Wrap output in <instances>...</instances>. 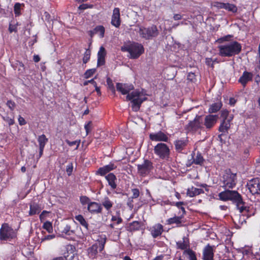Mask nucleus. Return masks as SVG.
<instances>
[{
  "mask_svg": "<svg viewBox=\"0 0 260 260\" xmlns=\"http://www.w3.org/2000/svg\"><path fill=\"white\" fill-rule=\"evenodd\" d=\"M154 153L160 159H168L170 156V150L167 144L159 143L154 147Z\"/></svg>",
  "mask_w": 260,
  "mask_h": 260,
  "instance_id": "0eeeda50",
  "label": "nucleus"
},
{
  "mask_svg": "<svg viewBox=\"0 0 260 260\" xmlns=\"http://www.w3.org/2000/svg\"><path fill=\"white\" fill-rule=\"evenodd\" d=\"M105 34V27L102 25L96 26L93 30L89 31L90 36L92 38L95 35H99L100 38H103Z\"/></svg>",
  "mask_w": 260,
  "mask_h": 260,
  "instance_id": "5701e85b",
  "label": "nucleus"
},
{
  "mask_svg": "<svg viewBox=\"0 0 260 260\" xmlns=\"http://www.w3.org/2000/svg\"><path fill=\"white\" fill-rule=\"evenodd\" d=\"M88 82H91V84H92V85H93V86L95 87V91H96L97 93L98 94V95H100L101 94V91H100V88L98 86H97V84H96V82L93 79H91L90 80H88V81H85L84 83H83V85L84 86H86V85H87L88 84Z\"/></svg>",
  "mask_w": 260,
  "mask_h": 260,
  "instance_id": "58836bf2",
  "label": "nucleus"
},
{
  "mask_svg": "<svg viewBox=\"0 0 260 260\" xmlns=\"http://www.w3.org/2000/svg\"><path fill=\"white\" fill-rule=\"evenodd\" d=\"M222 187L225 189L233 188L236 184V175L230 172L226 173L222 177Z\"/></svg>",
  "mask_w": 260,
  "mask_h": 260,
  "instance_id": "6e6552de",
  "label": "nucleus"
},
{
  "mask_svg": "<svg viewBox=\"0 0 260 260\" xmlns=\"http://www.w3.org/2000/svg\"><path fill=\"white\" fill-rule=\"evenodd\" d=\"M91 51L89 49H86L83 58V62L84 63H86L90 59Z\"/></svg>",
  "mask_w": 260,
  "mask_h": 260,
  "instance_id": "79ce46f5",
  "label": "nucleus"
},
{
  "mask_svg": "<svg viewBox=\"0 0 260 260\" xmlns=\"http://www.w3.org/2000/svg\"><path fill=\"white\" fill-rule=\"evenodd\" d=\"M236 103V100L233 98H231L229 100V103L232 106H234L235 103Z\"/></svg>",
  "mask_w": 260,
  "mask_h": 260,
  "instance_id": "774afa93",
  "label": "nucleus"
},
{
  "mask_svg": "<svg viewBox=\"0 0 260 260\" xmlns=\"http://www.w3.org/2000/svg\"><path fill=\"white\" fill-rule=\"evenodd\" d=\"M194 155L195 153L193 152L191 154V159L189 160L187 162V165L188 166H190L193 164L200 166H202L203 165L204 161V159L203 156L202 155L201 153L199 152H198L195 157H194Z\"/></svg>",
  "mask_w": 260,
  "mask_h": 260,
  "instance_id": "f3484780",
  "label": "nucleus"
},
{
  "mask_svg": "<svg viewBox=\"0 0 260 260\" xmlns=\"http://www.w3.org/2000/svg\"><path fill=\"white\" fill-rule=\"evenodd\" d=\"M9 30L10 32H16L17 31L16 26L14 25L10 24Z\"/></svg>",
  "mask_w": 260,
  "mask_h": 260,
  "instance_id": "bf43d9fd",
  "label": "nucleus"
},
{
  "mask_svg": "<svg viewBox=\"0 0 260 260\" xmlns=\"http://www.w3.org/2000/svg\"><path fill=\"white\" fill-rule=\"evenodd\" d=\"M247 186L252 195L260 194V179L255 178L248 181Z\"/></svg>",
  "mask_w": 260,
  "mask_h": 260,
  "instance_id": "9b49d317",
  "label": "nucleus"
},
{
  "mask_svg": "<svg viewBox=\"0 0 260 260\" xmlns=\"http://www.w3.org/2000/svg\"><path fill=\"white\" fill-rule=\"evenodd\" d=\"M48 212L46 211H43L42 213L40 215V219L41 221L45 219V214L47 213Z\"/></svg>",
  "mask_w": 260,
  "mask_h": 260,
  "instance_id": "69168bd1",
  "label": "nucleus"
},
{
  "mask_svg": "<svg viewBox=\"0 0 260 260\" xmlns=\"http://www.w3.org/2000/svg\"><path fill=\"white\" fill-rule=\"evenodd\" d=\"M163 231V226L161 224L158 223L152 226L151 230V233L152 237L154 238L160 236Z\"/></svg>",
  "mask_w": 260,
  "mask_h": 260,
  "instance_id": "b1692460",
  "label": "nucleus"
},
{
  "mask_svg": "<svg viewBox=\"0 0 260 260\" xmlns=\"http://www.w3.org/2000/svg\"><path fill=\"white\" fill-rule=\"evenodd\" d=\"M141 226V223L138 221H134L129 223V230L131 231L140 230Z\"/></svg>",
  "mask_w": 260,
  "mask_h": 260,
  "instance_id": "f704fd0d",
  "label": "nucleus"
},
{
  "mask_svg": "<svg viewBox=\"0 0 260 260\" xmlns=\"http://www.w3.org/2000/svg\"><path fill=\"white\" fill-rule=\"evenodd\" d=\"M225 4L224 3H221L216 2L214 3V6L217 8L218 9H224Z\"/></svg>",
  "mask_w": 260,
  "mask_h": 260,
  "instance_id": "5fc2aeb1",
  "label": "nucleus"
},
{
  "mask_svg": "<svg viewBox=\"0 0 260 260\" xmlns=\"http://www.w3.org/2000/svg\"><path fill=\"white\" fill-rule=\"evenodd\" d=\"M177 248L182 250L186 249L188 247V244L185 241L184 238L182 240L179 241L176 243Z\"/></svg>",
  "mask_w": 260,
  "mask_h": 260,
  "instance_id": "a19ab883",
  "label": "nucleus"
},
{
  "mask_svg": "<svg viewBox=\"0 0 260 260\" xmlns=\"http://www.w3.org/2000/svg\"><path fill=\"white\" fill-rule=\"evenodd\" d=\"M55 238L54 235H44L41 239V242H43L45 241L50 240Z\"/></svg>",
  "mask_w": 260,
  "mask_h": 260,
  "instance_id": "09e8293b",
  "label": "nucleus"
},
{
  "mask_svg": "<svg viewBox=\"0 0 260 260\" xmlns=\"http://www.w3.org/2000/svg\"><path fill=\"white\" fill-rule=\"evenodd\" d=\"M111 220L114 222L115 224H119L122 222V218L119 216H112Z\"/></svg>",
  "mask_w": 260,
  "mask_h": 260,
  "instance_id": "de8ad7c7",
  "label": "nucleus"
},
{
  "mask_svg": "<svg viewBox=\"0 0 260 260\" xmlns=\"http://www.w3.org/2000/svg\"><path fill=\"white\" fill-rule=\"evenodd\" d=\"M7 105L11 110H13L15 107V103L14 102L11 100H9L7 101Z\"/></svg>",
  "mask_w": 260,
  "mask_h": 260,
  "instance_id": "864d4df0",
  "label": "nucleus"
},
{
  "mask_svg": "<svg viewBox=\"0 0 260 260\" xmlns=\"http://www.w3.org/2000/svg\"><path fill=\"white\" fill-rule=\"evenodd\" d=\"M200 116H197L193 120L190 121L186 126V128L188 131L196 132L202 127V122L200 120Z\"/></svg>",
  "mask_w": 260,
  "mask_h": 260,
  "instance_id": "4468645a",
  "label": "nucleus"
},
{
  "mask_svg": "<svg viewBox=\"0 0 260 260\" xmlns=\"http://www.w3.org/2000/svg\"><path fill=\"white\" fill-rule=\"evenodd\" d=\"M229 112L227 110H223L221 111V117L223 119H226L229 116Z\"/></svg>",
  "mask_w": 260,
  "mask_h": 260,
  "instance_id": "6e6d98bb",
  "label": "nucleus"
},
{
  "mask_svg": "<svg viewBox=\"0 0 260 260\" xmlns=\"http://www.w3.org/2000/svg\"><path fill=\"white\" fill-rule=\"evenodd\" d=\"M106 179L107 180L109 185L111 186V188L113 189H115L117 187V184L115 182L116 180V176L113 173H109L107 176H105Z\"/></svg>",
  "mask_w": 260,
  "mask_h": 260,
  "instance_id": "a878e982",
  "label": "nucleus"
},
{
  "mask_svg": "<svg viewBox=\"0 0 260 260\" xmlns=\"http://www.w3.org/2000/svg\"><path fill=\"white\" fill-rule=\"evenodd\" d=\"M116 168L117 166L116 165L110 162L108 165L99 168L96 172V174L103 176L110 172L111 171L115 169Z\"/></svg>",
  "mask_w": 260,
  "mask_h": 260,
  "instance_id": "2eb2a0df",
  "label": "nucleus"
},
{
  "mask_svg": "<svg viewBox=\"0 0 260 260\" xmlns=\"http://www.w3.org/2000/svg\"><path fill=\"white\" fill-rule=\"evenodd\" d=\"M102 205L107 211H109L112 207L113 203L108 197H105L102 202Z\"/></svg>",
  "mask_w": 260,
  "mask_h": 260,
  "instance_id": "c756f323",
  "label": "nucleus"
},
{
  "mask_svg": "<svg viewBox=\"0 0 260 260\" xmlns=\"http://www.w3.org/2000/svg\"><path fill=\"white\" fill-rule=\"evenodd\" d=\"M218 116L217 115H208L206 116L204 121V125L206 128H211L216 123Z\"/></svg>",
  "mask_w": 260,
  "mask_h": 260,
  "instance_id": "dca6fc26",
  "label": "nucleus"
},
{
  "mask_svg": "<svg viewBox=\"0 0 260 260\" xmlns=\"http://www.w3.org/2000/svg\"><path fill=\"white\" fill-rule=\"evenodd\" d=\"M111 24L116 27H119L120 25V10L118 8L113 10Z\"/></svg>",
  "mask_w": 260,
  "mask_h": 260,
  "instance_id": "6ab92c4d",
  "label": "nucleus"
},
{
  "mask_svg": "<svg viewBox=\"0 0 260 260\" xmlns=\"http://www.w3.org/2000/svg\"><path fill=\"white\" fill-rule=\"evenodd\" d=\"M203 192L204 190L202 189L192 187L187 189V194L190 197H193Z\"/></svg>",
  "mask_w": 260,
  "mask_h": 260,
  "instance_id": "cd10ccee",
  "label": "nucleus"
},
{
  "mask_svg": "<svg viewBox=\"0 0 260 260\" xmlns=\"http://www.w3.org/2000/svg\"><path fill=\"white\" fill-rule=\"evenodd\" d=\"M92 122L91 121H89L87 124H85L84 126V128L86 132V134L87 135L89 132L90 131L91 127Z\"/></svg>",
  "mask_w": 260,
  "mask_h": 260,
  "instance_id": "13d9d810",
  "label": "nucleus"
},
{
  "mask_svg": "<svg viewBox=\"0 0 260 260\" xmlns=\"http://www.w3.org/2000/svg\"><path fill=\"white\" fill-rule=\"evenodd\" d=\"M61 232L67 235L71 236L75 234V231L71 230V227L69 224H66L64 227Z\"/></svg>",
  "mask_w": 260,
  "mask_h": 260,
  "instance_id": "4c0bfd02",
  "label": "nucleus"
},
{
  "mask_svg": "<svg viewBox=\"0 0 260 260\" xmlns=\"http://www.w3.org/2000/svg\"><path fill=\"white\" fill-rule=\"evenodd\" d=\"M253 74L247 71H244L242 75L240 77L238 82L242 84L243 87H245L246 84L252 80Z\"/></svg>",
  "mask_w": 260,
  "mask_h": 260,
  "instance_id": "a211bd4d",
  "label": "nucleus"
},
{
  "mask_svg": "<svg viewBox=\"0 0 260 260\" xmlns=\"http://www.w3.org/2000/svg\"><path fill=\"white\" fill-rule=\"evenodd\" d=\"M75 218L83 226L86 230H88V224L85 220V218L81 215L75 216Z\"/></svg>",
  "mask_w": 260,
  "mask_h": 260,
  "instance_id": "2f4dec72",
  "label": "nucleus"
},
{
  "mask_svg": "<svg viewBox=\"0 0 260 260\" xmlns=\"http://www.w3.org/2000/svg\"><path fill=\"white\" fill-rule=\"evenodd\" d=\"M6 121L10 125H13L14 123V119L9 117L7 118Z\"/></svg>",
  "mask_w": 260,
  "mask_h": 260,
  "instance_id": "338daca9",
  "label": "nucleus"
},
{
  "mask_svg": "<svg viewBox=\"0 0 260 260\" xmlns=\"http://www.w3.org/2000/svg\"><path fill=\"white\" fill-rule=\"evenodd\" d=\"M188 143L187 139L177 140L174 142L175 149L178 152H181Z\"/></svg>",
  "mask_w": 260,
  "mask_h": 260,
  "instance_id": "4be33fe9",
  "label": "nucleus"
},
{
  "mask_svg": "<svg viewBox=\"0 0 260 260\" xmlns=\"http://www.w3.org/2000/svg\"><path fill=\"white\" fill-rule=\"evenodd\" d=\"M88 210L92 214L101 213L103 208L102 205L96 202H90L88 205Z\"/></svg>",
  "mask_w": 260,
  "mask_h": 260,
  "instance_id": "aec40b11",
  "label": "nucleus"
},
{
  "mask_svg": "<svg viewBox=\"0 0 260 260\" xmlns=\"http://www.w3.org/2000/svg\"><path fill=\"white\" fill-rule=\"evenodd\" d=\"M134 89V86L132 84L122 83L116 84L117 90L123 95L127 94L126 101L131 102L133 110L137 112L139 110L142 103L147 100V98L144 96L142 92L138 89L129 93Z\"/></svg>",
  "mask_w": 260,
  "mask_h": 260,
  "instance_id": "f257e3e1",
  "label": "nucleus"
},
{
  "mask_svg": "<svg viewBox=\"0 0 260 260\" xmlns=\"http://www.w3.org/2000/svg\"><path fill=\"white\" fill-rule=\"evenodd\" d=\"M18 121L20 125H23L26 124V121L25 119L21 116H19L18 118Z\"/></svg>",
  "mask_w": 260,
  "mask_h": 260,
  "instance_id": "e2e57ef3",
  "label": "nucleus"
},
{
  "mask_svg": "<svg viewBox=\"0 0 260 260\" xmlns=\"http://www.w3.org/2000/svg\"><path fill=\"white\" fill-rule=\"evenodd\" d=\"M218 54L221 57H232L239 54L242 50L241 45L237 41H233L219 45Z\"/></svg>",
  "mask_w": 260,
  "mask_h": 260,
  "instance_id": "7ed1b4c3",
  "label": "nucleus"
},
{
  "mask_svg": "<svg viewBox=\"0 0 260 260\" xmlns=\"http://www.w3.org/2000/svg\"><path fill=\"white\" fill-rule=\"evenodd\" d=\"M88 8V5L87 4H83L81 5H80L78 7V9L79 10H85L87 8Z\"/></svg>",
  "mask_w": 260,
  "mask_h": 260,
  "instance_id": "0e129e2a",
  "label": "nucleus"
},
{
  "mask_svg": "<svg viewBox=\"0 0 260 260\" xmlns=\"http://www.w3.org/2000/svg\"><path fill=\"white\" fill-rule=\"evenodd\" d=\"M107 83L108 85V88L110 90H111V91L113 92V93L115 95V89L114 86V84L112 82V80L110 78H108L107 79Z\"/></svg>",
  "mask_w": 260,
  "mask_h": 260,
  "instance_id": "37998d69",
  "label": "nucleus"
},
{
  "mask_svg": "<svg viewBox=\"0 0 260 260\" xmlns=\"http://www.w3.org/2000/svg\"><path fill=\"white\" fill-rule=\"evenodd\" d=\"M218 197L222 201H231L234 204H236L237 208L240 213L247 212L248 211V209L247 207L245 206V203L242 199V196L238 191L226 189L220 192L218 194Z\"/></svg>",
  "mask_w": 260,
  "mask_h": 260,
  "instance_id": "f03ea898",
  "label": "nucleus"
},
{
  "mask_svg": "<svg viewBox=\"0 0 260 260\" xmlns=\"http://www.w3.org/2000/svg\"><path fill=\"white\" fill-rule=\"evenodd\" d=\"M75 247L72 245H67L66 246L67 253L64 254L66 256V260H72L74 257V252Z\"/></svg>",
  "mask_w": 260,
  "mask_h": 260,
  "instance_id": "393cba45",
  "label": "nucleus"
},
{
  "mask_svg": "<svg viewBox=\"0 0 260 260\" xmlns=\"http://www.w3.org/2000/svg\"><path fill=\"white\" fill-rule=\"evenodd\" d=\"M182 18V16L180 14H175L173 16V19L174 20H179Z\"/></svg>",
  "mask_w": 260,
  "mask_h": 260,
  "instance_id": "680f3d73",
  "label": "nucleus"
},
{
  "mask_svg": "<svg viewBox=\"0 0 260 260\" xmlns=\"http://www.w3.org/2000/svg\"><path fill=\"white\" fill-rule=\"evenodd\" d=\"M106 55V51L105 48L101 46L98 53V67L104 65L105 63V56Z\"/></svg>",
  "mask_w": 260,
  "mask_h": 260,
  "instance_id": "412c9836",
  "label": "nucleus"
},
{
  "mask_svg": "<svg viewBox=\"0 0 260 260\" xmlns=\"http://www.w3.org/2000/svg\"><path fill=\"white\" fill-rule=\"evenodd\" d=\"M38 141L39 144V147H45L46 144L47 143L48 140L46 136L44 134L39 136Z\"/></svg>",
  "mask_w": 260,
  "mask_h": 260,
  "instance_id": "c9c22d12",
  "label": "nucleus"
},
{
  "mask_svg": "<svg viewBox=\"0 0 260 260\" xmlns=\"http://www.w3.org/2000/svg\"><path fill=\"white\" fill-rule=\"evenodd\" d=\"M231 123L225 119H223L220 125L218 128V131L222 134L228 133L229 129L230 128Z\"/></svg>",
  "mask_w": 260,
  "mask_h": 260,
  "instance_id": "c85d7f7f",
  "label": "nucleus"
},
{
  "mask_svg": "<svg viewBox=\"0 0 260 260\" xmlns=\"http://www.w3.org/2000/svg\"><path fill=\"white\" fill-rule=\"evenodd\" d=\"M205 62L208 66L212 68L214 67L213 59L211 58H206Z\"/></svg>",
  "mask_w": 260,
  "mask_h": 260,
  "instance_id": "4d7b16f0",
  "label": "nucleus"
},
{
  "mask_svg": "<svg viewBox=\"0 0 260 260\" xmlns=\"http://www.w3.org/2000/svg\"><path fill=\"white\" fill-rule=\"evenodd\" d=\"M133 196L131 197L132 199H136L139 197L140 195V191L138 188H133L132 189Z\"/></svg>",
  "mask_w": 260,
  "mask_h": 260,
  "instance_id": "8fccbe9b",
  "label": "nucleus"
},
{
  "mask_svg": "<svg viewBox=\"0 0 260 260\" xmlns=\"http://www.w3.org/2000/svg\"><path fill=\"white\" fill-rule=\"evenodd\" d=\"M66 142L70 146H72L74 145H76V149H77L79 147V146L80 145V140H79V141H77V140H76V141H69V140H66Z\"/></svg>",
  "mask_w": 260,
  "mask_h": 260,
  "instance_id": "49530a36",
  "label": "nucleus"
},
{
  "mask_svg": "<svg viewBox=\"0 0 260 260\" xmlns=\"http://www.w3.org/2000/svg\"><path fill=\"white\" fill-rule=\"evenodd\" d=\"M43 229L46 230L49 233H52L53 229L51 222L47 221L45 222L42 226Z\"/></svg>",
  "mask_w": 260,
  "mask_h": 260,
  "instance_id": "ea45409f",
  "label": "nucleus"
},
{
  "mask_svg": "<svg viewBox=\"0 0 260 260\" xmlns=\"http://www.w3.org/2000/svg\"><path fill=\"white\" fill-rule=\"evenodd\" d=\"M149 139L152 141L168 142L169 137L163 132L159 131L156 133H152L149 134Z\"/></svg>",
  "mask_w": 260,
  "mask_h": 260,
  "instance_id": "ddd939ff",
  "label": "nucleus"
},
{
  "mask_svg": "<svg viewBox=\"0 0 260 260\" xmlns=\"http://www.w3.org/2000/svg\"><path fill=\"white\" fill-rule=\"evenodd\" d=\"M135 30L139 33L142 38L146 40H152L156 37L159 34L157 28L155 25H152L148 27L139 26L138 29H135Z\"/></svg>",
  "mask_w": 260,
  "mask_h": 260,
  "instance_id": "39448f33",
  "label": "nucleus"
},
{
  "mask_svg": "<svg viewBox=\"0 0 260 260\" xmlns=\"http://www.w3.org/2000/svg\"><path fill=\"white\" fill-rule=\"evenodd\" d=\"M183 254L187 255L189 260H197L195 253L191 249L184 250Z\"/></svg>",
  "mask_w": 260,
  "mask_h": 260,
  "instance_id": "72a5a7b5",
  "label": "nucleus"
},
{
  "mask_svg": "<svg viewBox=\"0 0 260 260\" xmlns=\"http://www.w3.org/2000/svg\"><path fill=\"white\" fill-rule=\"evenodd\" d=\"M106 240V235H101L98 239V243L93 244L88 249V254L94 257L99 251L101 252L104 249Z\"/></svg>",
  "mask_w": 260,
  "mask_h": 260,
  "instance_id": "423d86ee",
  "label": "nucleus"
},
{
  "mask_svg": "<svg viewBox=\"0 0 260 260\" xmlns=\"http://www.w3.org/2000/svg\"><path fill=\"white\" fill-rule=\"evenodd\" d=\"M73 166L72 163H70L67 166L66 171L68 175V176H70L73 172Z\"/></svg>",
  "mask_w": 260,
  "mask_h": 260,
  "instance_id": "3c124183",
  "label": "nucleus"
},
{
  "mask_svg": "<svg viewBox=\"0 0 260 260\" xmlns=\"http://www.w3.org/2000/svg\"><path fill=\"white\" fill-rule=\"evenodd\" d=\"M133 199H132L131 198H128L127 203V206L131 209H132L134 207Z\"/></svg>",
  "mask_w": 260,
  "mask_h": 260,
  "instance_id": "052dcab7",
  "label": "nucleus"
},
{
  "mask_svg": "<svg viewBox=\"0 0 260 260\" xmlns=\"http://www.w3.org/2000/svg\"><path fill=\"white\" fill-rule=\"evenodd\" d=\"M187 80L191 82H194L196 80V75L194 73L192 72L189 73L187 75Z\"/></svg>",
  "mask_w": 260,
  "mask_h": 260,
  "instance_id": "603ef678",
  "label": "nucleus"
},
{
  "mask_svg": "<svg viewBox=\"0 0 260 260\" xmlns=\"http://www.w3.org/2000/svg\"><path fill=\"white\" fill-rule=\"evenodd\" d=\"M153 168L152 162L148 159H145L142 164L137 165L138 173L140 176L145 177L149 174Z\"/></svg>",
  "mask_w": 260,
  "mask_h": 260,
  "instance_id": "1a4fd4ad",
  "label": "nucleus"
},
{
  "mask_svg": "<svg viewBox=\"0 0 260 260\" xmlns=\"http://www.w3.org/2000/svg\"><path fill=\"white\" fill-rule=\"evenodd\" d=\"M21 6V5L19 3H16L14 5V12L16 16H18L20 15Z\"/></svg>",
  "mask_w": 260,
  "mask_h": 260,
  "instance_id": "c03bdc74",
  "label": "nucleus"
},
{
  "mask_svg": "<svg viewBox=\"0 0 260 260\" xmlns=\"http://www.w3.org/2000/svg\"><path fill=\"white\" fill-rule=\"evenodd\" d=\"M182 218V215L179 216H174L172 218H170L167 220V222L169 224L173 223L180 224L181 223V219Z\"/></svg>",
  "mask_w": 260,
  "mask_h": 260,
  "instance_id": "473e14b6",
  "label": "nucleus"
},
{
  "mask_svg": "<svg viewBox=\"0 0 260 260\" xmlns=\"http://www.w3.org/2000/svg\"><path fill=\"white\" fill-rule=\"evenodd\" d=\"M224 9L234 13H236L238 10L237 7L235 5L228 3L225 4Z\"/></svg>",
  "mask_w": 260,
  "mask_h": 260,
  "instance_id": "e433bc0d",
  "label": "nucleus"
},
{
  "mask_svg": "<svg viewBox=\"0 0 260 260\" xmlns=\"http://www.w3.org/2000/svg\"><path fill=\"white\" fill-rule=\"evenodd\" d=\"M29 215H33L36 214H38L40 212L41 209L40 207V206L36 203H33L30 204L29 205Z\"/></svg>",
  "mask_w": 260,
  "mask_h": 260,
  "instance_id": "bb28decb",
  "label": "nucleus"
},
{
  "mask_svg": "<svg viewBox=\"0 0 260 260\" xmlns=\"http://www.w3.org/2000/svg\"><path fill=\"white\" fill-rule=\"evenodd\" d=\"M15 237V233L12 228L8 224H3L0 229V240H8Z\"/></svg>",
  "mask_w": 260,
  "mask_h": 260,
  "instance_id": "9d476101",
  "label": "nucleus"
},
{
  "mask_svg": "<svg viewBox=\"0 0 260 260\" xmlns=\"http://www.w3.org/2000/svg\"><path fill=\"white\" fill-rule=\"evenodd\" d=\"M215 246L207 244L203 250V260H214Z\"/></svg>",
  "mask_w": 260,
  "mask_h": 260,
  "instance_id": "f8f14e48",
  "label": "nucleus"
},
{
  "mask_svg": "<svg viewBox=\"0 0 260 260\" xmlns=\"http://www.w3.org/2000/svg\"><path fill=\"white\" fill-rule=\"evenodd\" d=\"M95 69L87 70L84 73V77L86 79L89 78L95 73Z\"/></svg>",
  "mask_w": 260,
  "mask_h": 260,
  "instance_id": "a18cd8bd",
  "label": "nucleus"
},
{
  "mask_svg": "<svg viewBox=\"0 0 260 260\" xmlns=\"http://www.w3.org/2000/svg\"><path fill=\"white\" fill-rule=\"evenodd\" d=\"M122 51L128 52L130 54V58L132 59L138 58L144 51L143 46L138 43L133 42L129 45L121 47Z\"/></svg>",
  "mask_w": 260,
  "mask_h": 260,
  "instance_id": "20e7f679",
  "label": "nucleus"
},
{
  "mask_svg": "<svg viewBox=\"0 0 260 260\" xmlns=\"http://www.w3.org/2000/svg\"><path fill=\"white\" fill-rule=\"evenodd\" d=\"M222 105L221 102H218L213 104L209 109V112L212 113L218 111L221 109Z\"/></svg>",
  "mask_w": 260,
  "mask_h": 260,
  "instance_id": "7c9ffc66",
  "label": "nucleus"
}]
</instances>
